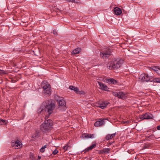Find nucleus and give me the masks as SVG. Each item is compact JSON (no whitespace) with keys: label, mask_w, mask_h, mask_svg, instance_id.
<instances>
[{"label":"nucleus","mask_w":160,"mask_h":160,"mask_svg":"<svg viewBox=\"0 0 160 160\" xmlns=\"http://www.w3.org/2000/svg\"><path fill=\"white\" fill-rule=\"evenodd\" d=\"M122 124L126 123V122H125V121L122 122Z\"/></svg>","instance_id":"36"},{"label":"nucleus","mask_w":160,"mask_h":160,"mask_svg":"<svg viewBox=\"0 0 160 160\" xmlns=\"http://www.w3.org/2000/svg\"><path fill=\"white\" fill-rule=\"evenodd\" d=\"M12 146L15 149H18L21 148L22 144L19 140L16 141H12L11 142Z\"/></svg>","instance_id":"8"},{"label":"nucleus","mask_w":160,"mask_h":160,"mask_svg":"<svg viewBox=\"0 0 160 160\" xmlns=\"http://www.w3.org/2000/svg\"><path fill=\"white\" fill-rule=\"evenodd\" d=\"M70 147L69 146L67 145L66 146H64L63 148L65 151H66L68 150V149H70Z\"/></svg>","instance_id":"26"},{"label":"nucleus","mask_w":160,"mask_h":160,"mask_svg":"<svg viewBox=\"0 0 160 160\" xmlns=\"http://www.w3.org/2000/svg\"><path fill=\"white\" fill-rule=\"evenodd\" d=\"M69 88L71 90H73L76 93H79V89L77 87H76L72 86H70L69 87Z\"/></svg>","instance_id":"19"},{"label":"nucleus","mask_w":160,"mask_h":160,"mask_svg":"<svg viewBox=\"0 0 160 160\" xmlns=\"http://www.w3.org/2000/svg\"><path fill=\"white\" fill-rule=\"evenodd\" d=\"M110 148H104L100 151V153L102 154L108 153L110 152Z\"/></svg>","instance_id":"16"},{"label":"nucleus","mask_w":160,"mask_h":160,"mask_svg":"<svg viewBox=\"0 0 160 160\" xmlns=\"http://www.w3.org/2000/svg\"><path fill=\"white\" fill-rule=\"evenodd\" d=\"M157 128L158 130H160V125L158 126L157 127Z\"/></svg>","instance_id":"32"},{"label":"nucleus","mask_w":160,"mask_h":160,"mask_svg":"<svg viewBox=\"0 0 160 160\" xmlns=\"http://www.w3.org/2000/svg\"><path fill=\"white\" fill-rule=\"evenodd\" d=\"M112 94L113 96L123 99H125L127 97L126 93L122 92H114Z\"/></svg>","instance_id":"7"},{"label":"nucleus","mask_w":160,"mask_h":160,"mask_svg":"<svg viewBox=\"0 0 160 160\" xmlns=\"http://www.w3.org/2000/svg\"><path fill=\"white\" fill-rule=\"evenodd\" d=\"M108 104V102L102 101L98 103V107L101 108L103 109L106 107Z\"/></svg>","instance_id":"13"},{"label":"nucleus","mask_w":160,"mask_h":160,"mask_svg":"<svg viewBox=\"0 0 160 160\" xmlns=\"http://www.w3.org/2000/svg\"><path fill=\"white\" fill-rule=\"evenodd\" d=\"M106 82L109 84H115L117 83V81L115 80L112 78L106 79Z\"/></svg>","instance_id":"17"},{"label":"nucleus","mask_w":160,"mask_h":160,"mask_svg":"<svg viewBox=\"0 0 160 160\" xmlns=\"http://www.w3.org/2000/svg\"><path fill=\"white\" fill-rule=\"evenodd\" d=\"M111 52L108 48H106L104 51L101 52L100 56L104 59L108 58L111 55Z\"/></svg>","instance_id":"6"},{"label":"nucleus","mask_w":160,"mask_h":160,"mask_svg":"<svg viewBox=\"0 0 160 160\" xmlns=\"http://www.w3.org/2000/svg\"><path fill=\"white\" fill-rule=\"evenodd\" d=\"M48 117L46 116L45 119H47ZM53 125L52 121L50 119L46 120L40 126V130L43 132H47L51 131Z\"/></svg>","instance_id":"1"},{"label":"nucleus","mask_w":160,"mask_h":160,"mask_svg":"<svg viewBox=\"0 0 160 160\" xmlns=\"http://www.w3.org/2000/svg\"><path fill=\"white\" fill-rule=\"evenodd\" d=\"M32 159L33 160L34 159H33V158H32Z\"/></svg>","instance_id":"38"},{"label":"nucleus","mask_w":160,"mask_h":160,"mask_svg":"<svg viewBox=\"0 0 160 160\" xmlns=\"http://www.w3.org/2000/svg\"><path fill=\"white\" fill-rule=\"evenodd\" d=\"M129 121L128 120L127 121H125V122L126 124H128L129 123Z\"/></svg>","instance_id":"34"},{"label":"nucleus","mask_w":160,"mask_h":160,"mask_svg":"<svg viewBox=\"0 0 160 160\" xmlns=\"http://www.w3.org/2000/svg\"><path fill=\"white\" fill-rule=\"evenodd\" d=\"M153 71H155L158 74L160 75V68L158 66L153 67L152 68Z\"/></svg>","instance_id":"20"},{"label":"nucleus","mask_w":160,"mask_h":160,"mask_svg":"<svg viewBox=\"0 0 160 160\" xmlns=\"http://www.w3.org/2000/svg\"><path fill=\"white\" fill-rule=\"evenodd\" d=\"M41 157L40 156H38V160H40L41 159Z\"/></svg>","instance_id":"33"},{"label":"nucleus","mask_w":160,"mask_h":160,"mask_svg":"<svg viewBox=\"0 0 160 160\" xmlns=\"http://www.w3.org/2000/svg\"><path fill=\"white\" fill-rule=\"evenodd\" d=\"M58 152V151L56 149L53 151L52 154L53 155H56Z\"/></svg>","instance_id":"28"},{"label":"nucleus","mask_w":160,"mask_h":160,"mask_svg":"<svg viewBox=\"0 0 160 160\" xmlns=\"http://www.w3.org/2000/svg\"><path fill=\"white\" fill-rule=\"evenodd\" d=\"M153 82L160 83V79L158 78H155L153 80Z\"/></svg>","instance_id":"27"},{"label":"nucleus","mask_w":160,"mask_h":160,"mask_svg":"<svg viewBox=\"0 0 160 160\" xmlns=\"http://www.w3.org/2000/svg\"><path fill=\"white\" fill-rule=\"evenodd\" d=\"M54 98L58 104V108L59 109L62 111L66 110L67 108L66 102L64 98L56 95L54 96Z\"/></svg>","instance_id":"4"},{"label":"nucleus","mask_w":160,"mask_h":160,"mask_svg":"<svg viewBox=\"0 0 160 160\" xmlns=\"http://www.w3.org/2000/svg\"><path fill=\"white\" fill-rule=\"evenodd\" d=\"M66 1L68 2H73V0H66Z\"/></svg>","instance_id":"35"},{"label":"nucleus","mask_w":160,"mask_h":160,"mask_svg":"<svg viewBox=\"0 0 160 160\" xmlns=\"http://www.w3.org/2000/svg\"><path fill=\"white\" fill-rule=\"evenodd\" d=\"M122 124L126 123V122H125V121L122 122Z\"/></svg>","instance_id":"37"},{"label":"nucleus","mask_w":160,"mask_h":160,"mask_svg":"<svg viewBox=\"0 0 160 160\" xmlns=\"http://www.w3.org/2000/svg\"><path fill=\"white\" fill-rule=\"evenodd\" d=\"M81 51V49L80 48H78L75 49L72 52V54H77L78 53Z\"/></svg>","instance_id":"22"},{"label":"nucleus","mask_w":160,"mask_h":160,"mask_svg":"<svg viewBox=\"0 0 160 160\" xmlns=\"http://www.w3.org/2000/svg\"><path fill=\"white\" fill-rule=\"evenodd\" d=\"M80 2V0H73V2L78 3Z\"/></svg>","instance_id":"31"},{"label":"nucleus","mask_w":160,"mask_h":160,"mask_svg":"<svg viewBox=\"0 0 160 160\" xmlns=\"http://www.w3.org/2000/svg\"><path fill=\"white\" fill-rule=\"evenodd\" d=\"M96 145L95 144H93L91 145L89 147L87 148H86L85 150V152H86L89 151L92 149L93 148H94L95 147Z\"/></svg>","instance_id":"21"},{"label":"nucleus","mask_w":160,"mask_h":160,"mask_svg":"<svg viewBox=\"0 0 160 160\" xmlns=\"http://www.w3.org/2000/svg\"><path fill=\"white\" fill-rule=\"evenodd\" d=\"M5 73L4 71L2 70H0V75H2L5 74Z\"/></svg>","instance_id":"29"},{"label":"nucleus","mask_w":160,"mask_h":160,"mask_svg":"<svg viewBox=\"0 0 160 160\" xmlns=\"http://www.w3.org/2000/svg\"><path fill=\"white\" fill-rule=\"evenodd\" d=\"M40 136V133L39 132L36 131L34 134L32 135V137L33 138H38Z\"/></svg>","instance_id":"24"},{"label":"nucleus","mask_w":160,"mask_h":160,"mask_svg":"<svg viewBox=\"0 0 160 160\" xmlns=\"http://www.w3.org/2000/svg\"><path fill=\"white\" fill-rule=\"evenodd\" d=\"M139 80L141 82H148L150 81V77L148 74H142L139 77Z\"/></svg>","instance_id":"9"},{"label":"nucleus","mask_w":160,"mask_h":160,"mask_svg":"<svg viewBox=\"0 0 160 160\" xmlns=\"http://www.w3.org/2000/svg\"><path fill=\"white\" fill-rule=\"evenodd\" d=\"M8 122V121L0 119V125H5L7 124Z\"/></svg>","instance_id":"23"},{"label":"nucleus","mask_w":160,"mask_h":160,"mask_svg":"<svg viewBox=\"0 0 160 160\" xmlns=\"http://www.w3.org/2000/svg\"><path fill=\"white\" fill-rule=\"evenodd\" d=\"M50 84L47 81H43L42 83V86L43 89V92L44 94H49L51 92Z\"/></svg>","instance_id":"5"},{"label":"nucleus","mask_w":160,"mask_h":160,"mask_svg":"<svg viewBox=\"0 0 160 160\" xmlns=\"http://www.w3.org/2000/svg\"><path fill=\"white\" fill-rule=\"evenodd\" d=\"M116 134V133L115 132V133L111 134H108L106 137V139H107V140H109V139L112 138H113L115 137Z\"/></svg>","instance_id":"18"},{"label":"nucleus","mask_w":160,"mask_h":160,"mask_svg":"<svg viewBox=\"0 0 160 160\" xmlns=\"http://www.w3.org/2000/svg\"><path fill=\"white\" fill-rule=\"evenodd\" d=\"M98 83L100 89L105 91H108L109 88L105 84L100 82H98Z\"/></svg>","instance_id":"11"},{"label":"nucleus","mask_w":160,"mask_h":160,"mask_svg":"<svg viewBox=\"0 0 160 160\" xmlns=\"http://www.w3.org/2000/svg\"><path fill=\"white\" fill-rule=\"evenodd\" d=\"M94 134H91L89 133H83L82 135V137L83 138H94Z\"/></svg>","instance_id":"12"},{"label":"nucleus","mask_w":160,"mask_h":160,"mask_svg":"<svg viewBox=\"0 0 160 160\" xmlns=\"http://www.w3.org/2000/svg\"><path fill=\"white\" fill-rule=\"evenodd\" d=\"M153 117L152 115L149 113H146L139 116L140 118L142 120L151 119Z\"/></svg>","instance_id":"10"},{"label":"nucleus","mask_w":160,"mask_h":160,"mask_svg":"<svg viewBox=\"0 0 160 160\" xmlns=\"http://www.w3.org/2000/svg\"><path fill=\"white\" fill-rule=\"evenodd\" d=\"M123 63V61L122 60H114L108 63L107 67L109 69H116L120 67Z\"/></svg>","instance_id":"3"},{"label":"nucleus","mask_w":160,"mask_h":160,"mask_svg":"<svg viewBox=\"0 0 160 160\" xmlns=\"http://www.w3.org/2000/svg\"><path fill=\"white\" fill-rule=\"evenodd\" d=\"M47 145H46L43 146L40 149V151L41 152H43L45 151V149L47 147Z\"/></svg>","instance_id":"25"},{"label":"nucleus","mask_w":160,"mask_h":160,"mask_svg":"<svg viewBox=\"0 0 160 160\" xmlns=\"http://www.w3.org/2000/svg\"><path fill=\"white\" fill-rule=\"evenodd\" d=\"M105 122L103 119L95 122L94 123V126L96 127H99L102 126L104 124Z\"/></svg>","instance_id":"14"},{"label":"nucleus","mask_w":160,"mask_h":160,"mask_svg":"<svg viewBox=\"0 0 160 160\" xmlns=\"http://www.w3.org/2000/svg\"><path fill=\"white\" fill-rule=\"evenodd\" d=\"M53 33L55 35H58L57 32L55 30H54L53 31Z\"/></svg>","instance_id":"30"},{"label":"nucleus","mask_w":160,"mask_h":160,"mask_svg":"<svg viewBox=\"0 0 160 160\" xmlns=\"http://www.w3.org/2000/svg\"><path fill=\"white\" fill-rule=\"evenodd\" d=\"M55 104L52 103H50L49 104L47 105L46 102H44L41 108L38 110V112L41 113L42 112H44L47 111L49 115L47 116L48 117L50 114L53 111L55 108Z\"/></svg>","instance_id":"2"},{"label":"nucleus","mask_w":160,"mask_h":160,"mask_svg":"<svg viewBox=\"0 0 160 160\" xmlns=\"http://www.w3.org/2000/svg\"><path fill=\"white\" fill-rule=\"evenodd\" d=\"M114 11L115 14L117 15H120L122 13L121 9L118 7H115L114 9Z\"/></svg>","instance_id":"15"}]
</instances>
